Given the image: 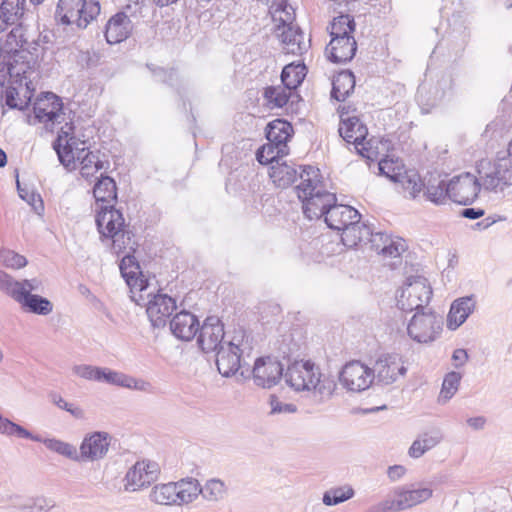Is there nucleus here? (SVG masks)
Instances as JSON below:
<instances>
[{
  "label": "nucleus",
  "mask_w": 512,
  "mask_h": 512,
  "mask_svg": "<svg viewBox=\"0 0 512 512\" xmlns=\"http://www.w3.org/2000/svg\"><path fill=\"white\" fill-rule=\"evenodd\" d=\"M374 379L378 382L389 385L395 382L399 376L406 373L402 359L397 354H384L378 358L372 369Z\"/></svg>",
  "instance_id": "21"
},
{
  "label": "nucleus",
  "mask_w": 512,
  "mask_h": 512,
  "mask_svg": "<svg viewBox=\"0 0 512 512\" xmlns=\"http://www.w3.org/2000/svg\"><path fill=\"white\" fill-rule=\"evenodd\" d=\"M433 496L432 488L420 483L396 486L390 495L367 509V512H400L427 502Z\"/></svg>",
  "instance_id": "5"
},
{
  "label": "nucleus",
  "mask_w": 512,
  "mask_h": 512,
  "mask_svg": "<svg viewBox=\"0 0 512 512\" xmlns=\"http://www.w3.org/2000/svg\"><path fill=\"white\" fill-rule=\"evenodd\" d=\"M124 378L125 373L123 372L115 371L106 367H101L98 382L122 387Z\"/></svg>",
  "instance_id": "57"
},
{
  "label": "nucleus",
  "mask_w": 512,
  "mask_h": 512,
  "mask_svg": "<svg viewBox=\"0 0 512 512\" xmlns=\"http://www.w3.org/2000/svg\"><path fill=\"white\" fill-rule=\"evenodd\" d=\"M277 32L278 37L284 45L283 49L287 54L301 55L307 50V45L303 41V34L295 26L282 28Z\"/></svg>",
  "instance_id": "31"
},
{
  "label": "nucleus",
  "mask_w": 512,
  "mask_h": 512,
  "mask_svg": "<svg viewBox=\"0 0 512 512\" xmlns=\"http://www.w3.org/2000/svg\"><path fill=\"white\" fill-rule=\"evenodd\" d=\"M99 14L100 4L97 1L59 0L55 18L63 25H76L84 29Z\"/></svg>",
  "instance_id": "7"
},
{
  "label": "nucleus",
  "mask_w": 512,
  "mask_h": 512,
  "mask_svg": "<svg viewBox=\"0 0 512 512\" xmlns=\"http://www.w3.org/2000/svg\"><path fill=\"white\" fill-rule=\"evenodd\" d=\"M111 440V435L105 431L86 434L78 450V462H94L103 459L109 451Z\"/></svg>",
  "instance_id": "16"
},
{
  "label": "nucleus",
  "mask_w": 512,
  "mask_h": 512,
  "mask_svg": "<svg viewBox=\"0 0 512 512\" xmlns=\"http://www.w3.org/2000/svg\"><path fill=\"white\" fill-rule=\"evenodd\" d=\"M295 165L288 164L286 161L270 166L269 176L273 183L279 188H287L300 176Z\"/></svg>",
  "instance_id": "33"
},
{
  "label": "nucleus",
  "mask_w": 512,
  "mask_h": 512,
  "mask_svg": "<svg viewBox=\"0 0 512 512\" xmlns=\"http://www.w3.org/2000/svg\"><path fill=\"white\" fill-rule=\"evenodd\" d=\"M202 497L208 502H218L223 500L227 495V486L225 482L218 478H212L201 486Z\"/></svg>",
  "instance_id": "43"
},
{
  "label": "nucleus",
  "mask_w": 512,
  "mask_h": 512,
  "mask_svg": "<svg viewBox=\"0 0 512 512\" xmlns=\"http://www.w3.org/2000/svg\"><path fill=\"white\" fill-rule=\"evenodd\" d=\"M374 380L372 369L360 361L345 364L339 374L343 388L351 392H361L368 389Z\"/></svg>",
  "instance_id": "14"
},
{
  "label": "nucleus",
  "mask_w": 512,
  "mask_h": 512,
  "mask_svg": "<svg viewBox=\"0 0 512 512\" xmlns=\"http://www.w3.org/2000/svg\"><path fill=\"white\" fill-rule=\"evenodd\" d=\"M354 495L355 491L352 486L343 485L327 490L323 494L322 502L326 506H335L353 498Z\"/></svg>",
  "instance_id": "48"
},
{
  "label": "nucleus",
  "mask_w": 512,
  "mask_h": 512,
  "mask_svg": "<svg viewBox=\"0 0 512 512\" xmlns=\"http://www.w3.org/2000/svg\"><path fill=\"white\" fill-rule=\"evenodd\" d=\"M285 383L295 392H306L316 403L329 400L336 382L332 376L323 374L319 366L310 360L290 363L284 373Z\"/></svg>",
  "instance_id": "2"
},
{
  "label": "nucleus",
  "mask_w": 512,
  "mask_h": 512,
  "mask_svg": "<svg viewBox=\"0 0 512 512\" xmlns=\"http://www.w3.org/2000/svg\"><path fill=\"white\" fill-rule=\"evenodd\" d=\"M372 248L385 257L396 258L406 250L405 240L399 237H392L383 232L375 233L372 238Z\"/></svg>",
  "instance_id": "26"
},
{
  "label": "nucleus",
  "mask_w": 512,
  "mask_h": 512,
  "mask_svg": "<svg viewBox=\"0 0 512 512\" xmlns=\"http://www.w3.org/2000/svg\"><path fill=\"white\" fill-rule=\"evenodd\" d=\"M270 408L271 414H291L295 413L297 408L292 403H284L280 401L276 396H270Z\"/></svg>",
  "instance_id": "59"
},
{
  "label": "nucleus",
  "mask_w": 512,
  "mask_h": 512,
  "mask_svg": "<svg viewBox=\"0 0 512 512\" xmlns=\"http://www.w3.org/2000/svg\"><path fill=\"white\" fill-rule=\"evenodd\" d=\"M452 360L454 361V366L456 368H460V367L464 366V364L468 360L467 351L465 349H456L453 352Z\"/></svg>",
  "instance_id": "63"
},
{
  "label": "nucleus",
  "mask_w": 512,
  "mask_h": 512,
  "mask_svg": "<svg viewBox=\"0 0 512 512\" xmlns=\"http://www.w3.org/2000/svg\"><path fill=\"white\" fill-rule=\"evenodd\" d=\"M478 174L484 190L503 192L512 186V158L499 153L494 161H481Z\"/></svg>",
  "instance_id": "6"
},
{
  "label": "nucleus",
  "mask_w": 512,
  "mask_h": 512,
  "mask_svg": "<svg viewBox=\"0 0 512 512\" xmlns=\"http://www.w3.org/2000/svg\"><path fill=\"white\" fill-rule=\"evenodd\" d=\"M299 168L301 169L300 183L295 189L303 204L304 215L310 220L325 218L326 211L337 202L336 195L325 189L319 179V169L312 166H299Z\"/></svg>",
  "instance_id": "3"
},
{
  "label": "nucleus",
  "mask_w": 512,
  "mask_h": 512,
  "mask_svg": "<svg viewBox=\"0 0 512 512\" xmlns=\"http://www.w3.org/2000/svg\"><path fill=\"white\" fill-rule=\"evenodd\" d=\"M100 368L88 364H77L72 367V374L84 380L98 382Z\"/></svg>",
  "instance_id": "56"
},
{
  "label": "nucleus",
  "mask_w": 512,
  "mask_h": 512,
  "mask_svg": "<svg viewBox=\"0 0 512 512\" xmlns=\"http://www.w3.org/2000/svg\"><path fill=\"white\" fill-rule=\"evenodd\" d=\"M292 126L284 120L277 119L267 126L266 138L278 149L288 150L287 141L291 137Z\"/></svg>",
  "instance_id": "34"
},
{
  "label": "nucleus",
  "mask_w": 512,
  "mask_h": 512,
  "mask_svg": "<svg viewBox=\"0 0 512 512\" xmlns=\"http://www.w3.org/2000/svg\"><path fill=\"white\" fill-rule=\"evenodd\" d=\"M253 380L255 385L262 388L275 386L281 378L284 379L282 364L272 357L258 358L253 366Z\"/></svg>",
  "instance_id": "20"
},
{
  "label": "nucleus",
  "mask_w": 512,
  "mask_h": 512,
  "mask_svg": "<svg viewBox=\"0 0 512 512\" xmlns=\"http://www.w3.org/2000/svg\"><path fill=\"white\" fill-rule=\"evenodd\" d=\"M483 188L482 180L469 172L454 176L447 184L449 199L455 203L468 205L478 196Z\"/></svg>",
  "instance_id": "13"
},
{
  "label": "nucleus",
  "mask_w": 512,
  "mask_h": 512,
  "mask_svg": "<svg viewBox=\"0 0 512 512\" xmlns=\"http://www.w3.org/2000/svg\"><path fill=\"white\" fill-rule=\"evenodd\" d=\"M442 439L443 434L440 429H432L420 434L409 448V456L412 458H420L427 451L437 446Z\"/></svg>",
  "instance_id": "32"
},
{
  "label": "nucleus",
  "mask_w": 512,
  "mask_h": 512,
  "mask_svg": "<svg viewBox=\"0 0 512 512\" xmlns=\"http://www.w3.org/2000/svg\"><path fill=\"white\" fill-rule=\"evenodd\" d=\"M159 465L154 461H138L126 473L125 489L137 491L153 483L159 474Z\"/></svg>",
  "instance_id": "18"
},
{
  "label": "nucleus",
  "mask_w": 512,
  "mask_h": 512,
  "mask_svg": "<svg viewBox=\"0 0 512 512\" xmlns=\"http://www.w3.org/2000/svg\"><path fill=\"white\" fill-rule=\"evenodd\" d=\"M269 12L273 21L277 23V31L294 26L295 10L286 0L273 2L269 7Z\"/></svg>",
  "instance_id": "36"
},
{
  "label": "nucleus",
  "mask_w": 512,
  "mask_h": 512,
  "mask_svg": "<svg viewBox=\"0 0 512 512\" xmlns=\"http://www.w3.org/2000/svg\"><path fill=\"white\" fill-rule=\"evenodd\" d=\"M176 482L156 485L150 494L153 502L160 505H178Z\"/></svg>",
  "instance_id": "42"
},
{
  "label": "nucleus",
  "mask_w": 512,
  "mask_h": 512,
  "mask_svg": "<svg viewBox=\"0 0 512 512\" xmlns=\"http://www.w3.org/2000/svg\"><path fill=\"white\" fill-rule=\"evenodd\" d=\"M224 324L217 316H208L199 327L197 343L205 353L215 352L224 343Z\"/></svg>",
  "instance_id": "17"
},
{
  "label": "nucleus",
  "mask_w": 512,
  "mask_h": 512,
  "mask_svg": "<svg viewBox=\"0 0 512 512\" xmlns=\"http://www.w3.org/2000/svg\"><path fill=\"white\" fill-rule=\"evenodd\" d=\"M120 271L130 288L131 299L140 302L144 300V293L150 289L149 281L143 276L136 258L129 253L120 263Z\"/></svg>",
  "instance_id": "15"
},
{
  "label": "nucleus",
  "mask_w": 512,
  "mask_h": 512,
  "mask_svg": "<svg viewBox=\"0 0 512 512\" xmlns=\"http://www.w3.org/2000/svg\"><path fill=\"white\" fill-rule=\"evenodd\" d=\"M241 331L231 340L224 343L216 352V365L221 375L230 377L241 367V356L248 348Z\"/></svg>",
  "instance_id": "11"
},
{
  "label": "nucleus",
  "mask_w": 512,
  "mask_h": 512,
  "mask_svg": "<svg viewBox=\"0 0 512 512\" xmlns=\"http://www.w3.org/2000/svg\"><path fill=\"white\" fill-rule=\"evenodd\" d=\"M49 399L54 405L62 410L67 411L74 418L80 420L85 418V411L80 406L67 402L60 394L52 392L49 394Z\"/></svg>",
  "instance_id": "53"
},
{
  "label": "nucleus",
  "mask_w": 512,
  "mask_h": 512,
  "mask_svg": "<svg viewBox=\"0 0 512 512\" xmlns=\"http://www.w3.org/2000/svg\"><path fill=\"white\" fill-rule=\"evenodd\" d=\"M133 23L125 12H118L106 24L105 38L109 44H117L129 37Z\"/></svg>",
  "instance_id": "25"
},
{
  "label": "nucleus",
  "mask_w": 512,
  "mask_h": 512,
  "mask_svg": "<svg viewBox=\"0 0 512 512\" xmlns=\"http://www.w3.org/2000/svg\"><path fill=\"white\" fill-rule=\"evenodd\" d=\"M378 169L381 175H384L391 181L396 182L404 171V166L398 159L394 160L392 158H385L379 161Z\"/></svg>",
  "instance_id": "50"
},
{
  "label": "nucleus",
  "mask_w": 512,
  "mask_h": 512,
  "mask_svg": "<svg viewBox=\"0 0 512 512\" xmlns=\"http://www.w3.org/2000/svg\"><path fill=\"white\" fill-rule=\"evenodd\" d=\"M200 324L197 317L189 311L182 310L170 320L172 334L182 340L191 341L197 335Z\"/></svg>",
  "instance_id": "24"
},
{
  "label": "nucleus",
  "mask_w": 512,
  "mask_h": 512,
  "mask_svg": "<svg viewBox=\"0 0 512 512\" xmlns=\"http://www.w3.org/2000/svg\"><path fill=\"white\" fill-rule=\"evenodd\" d=\"M33 435L35 436V434ZM36 437L40 439L38 442H42L47 449L78 462V449L76 446L55 438L43 439L39 435H36Z\"/></svg>",
  "instance_id": "44"
},
{
  "label": "nucleus",
  "mask_w": 512,
  "mask_h": 512,
  "mask_svg": "<svg viewBox=\"0 0 512 512\" xmlns=\"http://www.w3.org/2000/svg\"><path fill=\"white\" fill-rule=\"evenodd\" d=\"M25 0H0V15L11 25L23 15Z\"/></svg>",
  "instance_id": "49"
},
{
  "label": "nucleus",
  "mask_w": 512,
  "mask_h": 512,
  "mask_svg": "<svg viewBox=\"0 0 512 512\" xmlns=\"http://www.w3.org/2000/svg\"><path fill=\"white\" fill-rule=\"evenodd\" d=\"M122 388H127L130 390L146 392V393H151L153 390V386L150 382H148L144 379H141V378H135L128 374H125Z\"/></svg>",
  "instance_id": "58"
},
{
  "label": "nucleus",
  "mask_w": 512,
  "mask_h": 512,
  "mask_svg": "<svg viewBox=\"0 0 512 512\" xmlns=\"http://www.w3.org/2000/svg\"><path fill=\"white\" fill-rule=\"evenodd\" d=\"M423 196L426 200L435 205L446 204L449 199L447 184L443 180L429 181L424 183Z\"/></svg>",
  "instance_id": "41"
},
{
  "label": "nucleus",
  "mask_w": 512,
  "mask_h": 512,
  "mask_svg": "<svg viewBox=\"0 0 512 512\" xmlns=\"http://www.w3.org/2000/svg\"><path fill=\"white\" fill-rule=\"evenodd\" d=\"M373 233L369 226L356 220L341 234L342 242L345 246L354 247L362 241H370L372 243Z\"/></svg>",
  "instance_id": "35"
},
{
  "label": "nucleus",
  "mask_w": 512,
  "mask_h": 512,
  "mask_svg": "<svg viewBox=\"0 0 512 512\" xmlns=\"http://www.w3.org/2000/svg\"><path fill=\"white\" fill-rule=\"evenodd\" d=\"M405 474L406 468L402 465H393L387 470V476L392 482L400 480Z\"/></svg>",
  "instance_id": "62"
},
{
  "label": "nucleus",
  "mask_w": 512,
  "mask_h": 512,
  "mask_svg": "<svg viewBox=\"0 0 512 512\" xmlns=\"http://www.w3.org/2000/svg\"><path fill=\"white\" fill-rule=\"evenodd\" d=\"M431 297L432 288L425 277L409 276L397 292V306L406 312L421 311L430 302Z\"/></svg>",
  "instance_id": "8"
},
{
  "label": "nucleus",
  "mask_w": 512,
  "mask_h": 512,
  "mask_svg": "<svg viewBox=\"0 0 512 512\" xmlns=\"http://www.w3.org/2000/svg\"><path fill=\"white\" fill-rule=\"evenodd\" d=\"M0 434L7 437H17L21 439H29L31 441H39L40 439L33 435L23 426L5 418L0 414Z\"/></svg>",
  "instance_id": "45"
},
{
  "label": "nucleus",
  "mask_w": 512,
  "mask_h": 512,
  "mask_svg": "<svg viewBox=\"0 0 512 512\" xmlns=\"http://www.w3.org/2000/svg\"><path fill=\"white\" fill-rule=\"evenodd\" d=\"M292 91H289L284 85L283 86H271L267 87L264 92V96L267 101L273 104L275 107L281 108L287 104Z\"/></svg>",
  "instance_id": "51"
},
{
  "label": "nucleus",
  "mask_w": 512,
  "mask_h": 512,
  "mask_svg": "<svg viewBox=\"0 0 512 512\" xmlns=\"http://www.w3.org/2000/svg\"><path fill=\"white\" fill-rule=\"evenodd\" d=\"M339 134L347 143H353L357 151L369 160L377 159V152L373 150L372 140L366 141L368 134L367 127L360 122L356 116L344 118L341 117L339 125Z\"/></svg>",
  "instance_id": "12"
},
{
  "label": "nucleus",
  "mask_w": 512,
  "mask_h": 512,
  "mask_svg": "<svg viewBox=\"0 0 512 512\" xmlns=\"http://www.w3.org/2000/svg\"><path fill=\"white\" fill-rule=\"evenodd\" d=\"M73 130V125L66 123L61 127L57 139L53 142V148L60 163L69 171L75 169V150H78L81 145L74 137Z\"/></svg>",
  "instance_id": "19"
},
{
  "label": "nucleus",
  "mask_w": 512,
  "mask_h": 512,
  "mask_svg": "<svg viewBox=\"0 0 512 512\" xmlns=\"http://www.w3.org/2000/svg\"><path fill=\"white\" fill-rule=\"evenodd\" d=\"M82 147L75 150V163H80V174L83 178L90 180L95 174L103 168V162L99 158L98 152L86 151L85 142H80Z\"/></svg>",
  "instance_id": "28"
},
{
  "label": "nucleus",
  "mask_w": 512,
  "mask_h": 512,
  "mask_svg": "<svg viewBox=\"0 0 512 512\" xmlns=\"http://www.w3.org/2000/svg\"><path fill=\"white\" fill-rule=\"evenodd\" d=\"M178 505L194 501L201 493V485L197 479L187 478L176 482Z\"/></svg>",
  "instance_id": "39"
},
{
  "label": "nucleus",
  "mask_w": 512,
  "mask_h": 512,
  "mask_svg": "<svg viewBox=\"0 0 512 512\" xmlns=\"http://www.w3.org/2000/svg\"><path fill=\"white\" fill-rule=\"evenodd\" d=\"M60 99L53 93H47L45 100H40L34 106L35 117L39 122H55L60 116Z\"/></svg>",
  "instance_id": "30"
},
{
  "label": "nucleus",
  "mask_w": 512,
  "mask_h": 512,
  "mask_svg": "<svg viewBox=\"0 0 512 512\" xmlns=\"http://www.w3.org/2000/svg\"><path fill=\"white\" fill-rule=\"evenodd\" d=\"M116 183L109 176H102L95 184L93 194L96 199V224L100 235L112 241V249L119 254L125 249L133 250L131 233L125 230L122 213L115 209Z\"/></svg>",
  "instance_id": "1"
},
{
  "label": "nucleus",
  "mask_w": 512,
  "mask_h": 512,
  "mask_svg": "<svg viewBox=\"0 0 512 512\" xmlns=\"http://www.w3.org/2000/svg\"><path fill=\"white\" fill-rule=\"evenodd\" d=\"M0 263L7 268L20 269L27 265V259L13 250H0Z\"/></svg>",
  "instance_id": "54"
},
{
  "label": "nucleus",
  "mask_w": 512,
  "mask_h": 512,
  "mask_svg": "<svg viewBox=\"0 0 512 512\" xmlns=\"http://www.w3.org/2000/svg\"><path fill=\"white\" fill-rule=\"evenodd\" d=\"M443 319L431 310L416 311L407 325V334L415 342L428 344L441 334Z\"/></svg>",
  "instance_id": "9"
},
{
  "label": "nucleus",
  "mask_w": 512,
  "mask_h": 512,
  "mask_svg": "<svg viewBox=\"0 0 512 512\" xmlns=\"http://www.w3.org/2000/svg\"><path fill=\"white\" fill-rule=\"evenodd\" d=\"M462 375L459 372L451 371L444 377L442 388L438 396L440 404H446L458 391Z\"/></svg>",
  "instance_id": "47"
},
{
  "label": "nucleus",
  "mask_w": 512,
  "mask_h": 512,
  "mask_svg": "<svg viewBox=\"0 0 512 512\" xmlns=\"http://www.w3.org/2000/svg\"><path fill=\"white\" fill-rule=\"evenodd\" d=\"M395 183H399L405 193H407L406 197L411 199H416L424 188V182L421 180L419 174L414 170L404 169Z\"/></svg>",
  "instance_id": "38"
},
{
  "label": "nucleus",
  "mask_w": 512,
  "mask_h": 512,
  "mask_svg": "<svg viewBox=\"0 0 512 512\" xmlns=\"http://www.w3.org/2000/svg\"><path fill=\"white\" fill-rule=\"evenodd\" d=\"M11 298L16 301L24 311L29 313L46 316L53 310V305L50 300L38 294L25 295L17 293Z\"/></svg>",
  "instance_id": "29"
},
{
  "label": "nucleus",
  "mask_w": 512,
  "mask_h": 512,
  "mask_svg": "<svg viewBox=\"0 0 512 512\" xmlns=\"http://www.w3.org/2000/svg\"><path fill=\"white\" fill-rule=\"evenodd\" d=\"M17 189L20 198L26 201L33 208L35 213L41 215L44 211V204L41 196L39 194L29 192L28 190L22 188L18 180Z\"/></svg>",
  "instance_id": "55"
},
{
  "label": "nucleus",
  "mask_w": 512,
  "mask_h": 512,
  "mask_svg": "<svg viewBox=\"0 0 512 512\" xmlns=\"http://www.w3.org/2000/svg\"><path fill=\"white\" fill-rule=\"evenodd\" d=\"M475 301L472 296H466L456 299L450 307L447 316V327L450 330H456L460 327L475 309Z\"/></svg>",
  "instance_id": "27"
},
{
  "label": "nucleus",
  "mask_w": 512,
  "mask_h": 512,
  "mask_svg": "<svg viewBox=\"0 0 512 512\" xmlns=\"http://www.w3.org/2000/svg\"><path fill=\"white\" fill-rule=\"evenodd\" d=\"M355 76L351 71H342L338 73L332 82V98L337 101H345L354 91Z\"/></svg>",
  "instance_id": "37"
},
{
  "label": "nucleus",
  "mask_w": 512,
  "mask_h": 512,
  "mask_svg": "<svg viewBox=\"0 0 512 512\" xmlns=\"http://www.w3.org/2000/svg\"><path fill=\"white\" fill-rule=\"evenodd\" d=\"M20 507L29 512H49L55 507V501L49 497L35 496L26 499Z\"/></svg>",
  "instance_id": "52"
},
{
  "label": "nucleus",
  "mask_w": 512,
  "mask_h": 512,
  "mask_svg": "<svg viewBox=\"0 0 512 512\" xmlns=\"http://www.w3.org/2000/svg\"><path fill=\"white\" fill-rule=\"evenodd\" d=\"M306 76V67L304 64L290 63L286 65L281 73L282 84L289 90H295Z\"/></svg>",
  "instance_id": "40"
},
{
  "label": "nucleus",
  "mask_w": 512,
  "mask_h": 512,
  "mask_svg": "<svg viewBox=\"0 0 512 512\" xmlns=\"http://www.w3.org/2000/svg\"><path fill=\"white\" fill-rule=\"evenodd\" d=\"M0 291L9 297H13V295L17 293L33 295L32 292L43 291V283L39 278L17 281L11 275L0 269Z\"/></svg>",
  "instance_id": "22"
},
{
  "label": "nucleus",
  "mask_w": 512,
  "mask_h": 512,
  "mask_svg": "<svg viewBox=\"0 0 512 512\" xmlns=\"http://www.w3.org/2000/svg\"><path fill=\"white\" fill-rule=\"evenodd\" d=\"M26 42L23 39L22 29L20 27H14L7 35L6 45L9 46V50H17V48H22L24 43Z\"/></svg>",
  "instance_id": "60"
},
{
  "label": "nucleus",
  "mask_w": 512,
  "mask_h": 512,
  "mask_svg": "<svg viewBox=\"0 0 512 512\" xmlns=\"http://www.w3.org/2000/svg\"><path fill=\"white\" fill-rule=\"evenodd\" d=\"M144 300L140 302L134 301L137 305L146 306V314L151 325L154 328H163L166 326L168 319L176 310V300L159 291L150 284V289L144 293Z\"/></svg>",
  "instance_id": "10"
},
{
  "label": "nucleus",
  "mask_w": 512,
  "mask_h": 512,
  "mask_svg": "<svg viewBox=\"0 0 512 512\" xmlns=\"http://www.w3.org/2000/svg\"><path fill=\"white\" fill-rule=\"evenodd\" d=\"M288 154V150L278 149L277 146L271 143H267L263 145L260 149H258L256 153L257 161L260 164L268 165L280 163L283 161V157Z\"/></svg>",
  "instance_id": "46"
},
{
  "label": "nucleus",
  "mask_w": 512,
  "mask_h": 512,
  "mask_svg": "<svg viewBox=\"0 0 512 512\" xmlns=\"http://www.w3.org/2000/svg\"><path fill=\"white\" fill-rule=\"evenodd\" d=\"M360 217V213L353 207L335 202L326 211L324 221L330 229L344 232L353 222L360 220Z\"/></svg>",
  "instance_id": "23"
},
{
  "label": "nucleus",
  "mask_w": 512,
  "mask_h": 512,
  "mask_svg": "<svg viewBox=\"0 0 512 512\" xmlns=\"http://www.w3.org/2000/svg\"><path fill=\"white\" fill-rule=\"evenodd\" d=\"M354 18L348 14L335 17L329 27L331 40L326 48L328 58L334 63H346L353 59L357 43L353 36Z\"/></svg>",
  "instance_id": "4"
},
{
  "label": "nucleus",
  "mask_w": 512,
  "mask_h": 512,
  "mask_svg": "<svg viewBox=\"0 0 512 512\" xmlns=\"http://www.w3.org/2000/svg\"><path fill=\"white\" fill-rule=\"evenodd\" d=\"M18 91L16 87L9 86L5 90V103L11 109H23L22 103L17 100Z\"/></svg>",
  "instance_id": "61"
},
{
  "label": "nucleus",
  "mask_w": 512,
  "mask_h": 512,
  "mask_svg": "<svg viewBox=\"0 0 512 512\" xmlns=\"http://www.w3.org/2000/svg\"><path fill=\"white\" fill-rule=\"evenodd\" d=\"M461 215L467 219L475 220L484 215V210L480 208H464Z\"/></svg>",
  "instance_id": "64"
}]
</instances>
